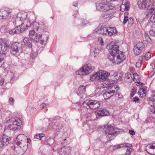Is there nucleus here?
<instances>
[{"instance_id": "1", "label": "nucleus", "mask_w": 155, "mask_h": 155, "mask_svg": "<svg viewBox=\"0 0 155 155\" xmlns=\"http://www.w3.org/2000/svg\"><path fill=\"white\" fill-rule=\"evenodd\" d=\"M9 45V41L6 39L0 38V67L3 65L4 62L5 52L8 48Z\"/></svg>"}, {"instance_id": "2", "label": "nucleus", "mask_w": 155, "mask_h": 155, "mask_svg": "<svg viewBox=\"0 0 155 155\" xmlns=\"http://www.w3.org/2000/svg\"><path fill=\"white\" fill-rule=\"evenodd\" d=\"M6 123L5 129L12 130H17L22 124V121L18 118L14 120L9 119L7 120Z\"/></svg>"}, {"instance_id": "3", "label": "nucleus", "mask_w": 155, "mask_h": 155, "mask_svg": "<svg viewBox=\"0 0 155 155\" xmlns=\"http://www.w3.org/2000/svg\"><path fill=\"white\" fill-rule=\"evenodd\" d=\"M115 54L110 52L108 54V58L115 64H119L122 62L125 59L123 52H120V54H118L116 58H115Z\"/></svg>"}, {"instance_id": "4", "label": "nucleus", "mask_w": 155, "mask_h": 155, "mask_svg": "<svg viewBox=\"0 0 155 155\" xmlns=\"http://www.w3.org/2000/svg\"><path fill=\"white\" fill-rule=\"evenodd\" d=\"M107 84L109 86L108 88H106L105 92L103 94L105 99H108L113 95L115 93L114 89H116V90L117 91L119 89V87L118 86H112L111 87L112 85L111 84H112V83H108Z\"/></svg>"}, {"instance_id": "5", "label": "nucleus", "mask_w": 155, "mask_h": 155, "mask_svg": "<svg viewBox=\"0 0 155 155\" xmlns=\"http://www.w3.org/2000/svg\"><path fill=\"white\" fill-rule=\"evenodd\" d=\"M100 104V102L96 100H86L83 102V105L87 108L95 110L99 108Z\"/></svg>"}, {"instance_id": "6", "label": "nucleus", "mask_w": 155, "mask_h": 155, "mask_svg": "<svg viewBox=\"0 0 155 155\" xmlns=\"http://www.w3.org/2000/svg\"><path fill=\"white\" fill-rule=\"evenodd\" d=\"M104 128H106L105 134L108 140L110 141L114 138V135L116 134V131L113 126L110 125L103 126Z\"/></svg>"}, {"instance_id": "7", "label": "nucleus", "mask_w": 155, "mask_h": 155, "mask_svg": "<svg viewBox=\"0 0 155 155\" xmlns=\"http://www.w3.org/2000/svg\"><path fill=\"white\" fill-rule=\"evenodd\" d=\"M94 68V67L91 65H85L78 71H77L76 74L81 75L87 74L91 73Z\"/></svg>"}, {"instance_id": "8", "label": "nucleus", "mask_w": 155, "mask_h": 155, "mask_svg": "<svg viewBox=\"0 0 155 155\" xmlns=\"http://www.w3.org/2000/svg\"><path fill=\"white\" fill-rule=\"evenodd\" d=\"M21 44L18 42L13 43L11 47V53L15 56L18 55L21 51Z\"/></svg>"}, {"instance_id": "9", "label": "nucleus", "mask_w": 155, "mask_h": 155, "mask_svg": "<svg viewBox=\"0 0 155 155\" xmlns=\"http://www.w3.org/2000/svg\"><path fill=\"white\" fill-rule=\"evenodd\" d=\"M48 37L47 36L45 39H42V35H38L36 34L35 37H32V39L35 42L40 43L43 46H41L43 48H44V46H45L46 44V42L47 41Z\"/></svg>"}, {"instance_id": "10", "label": "nucleus", "mask_w": 155, "mask_h": 155, "mask_svg": "<svg viewBox=\"0 0 155 155\" xmlns=\"http://www.w3.org/2000/svg\"><path fill=\"white\" fill-rule=\"evenodd\" d=\"M119 45L114 42L110 43L107 47V49L109 50L110 52H113L116 54H120V52H122L119 50Z\"/></svg>"}, {"instance_id": "11", "label": "nucleus", "mask_w": 155, "mask_h": 155, "mask_svg": "<svg viewBox=\"0 0 155 155\" xmlns=\"http://www.w3.org/2000/svg\"><path fill=\"white\" fill-rule=\"evenodd\" d=\"M95 31L97 33L105 35L107 36H111L112 34L111 32H109L108 28L105 27L103 26L97 28L95 30Z\"/></svg>"}, {"instance_id": "12", "label": "nucleus", "mask_w": 155, "mask_h": 155, "mask_svg": "<svg viewBox=\"0 0 155 155\" xmlns=\"http://www.w3.org/2000/svg\"><path fill=\"white\" fill-rule=\"evenodd\" d=\"M145 47V45L142 42L137 43L134 47V54L136 55H139L142 51H143Z\"/></svg>"}, {"instance_id": "13", "label": "nucleus", "mask_w": 155, "mask_h": 155, "mask_svg": "<svg viewBox=\"0 0 155 155\" xmlns=\"http://www.w3.org/2000/svg\"><path fill=\"white\" fill-rule=\"evenodd\" d=\"M96 9L98 11H101L102 12H106L110 8L108 5L104 3H100L96 4Z\"/></svg>"}, {"instance_id": "14", "label": "nucleus", "mask_w": 155, "mask_h": 155, "mask_svg": "<svg viewBox=\"0 0 155 155\" xmlns=\"http://www.w3.org/2000/svg\"><path fill=\"white\" fill-rule=\"evenodd\" d=\"M10 14V10L7 8H3L0 10V19H6L9 18Z\"/></svg>"}, {"instance_id": "15", "label": "nucleus", "mask_w": 155, "mask_h": 155, "mask_svg": "<svg viewBox=\"0 0 155 155\" xmlns=\"http://www.w3.org/2000/svg\"><path fill=\"white\" fill-rule=\"evenodd\" d=\"M110 75L109 73L100 70L99 72L98 80L102 82L106 81Z\"/></svg>"}, {"instance_id": "16", "label": "nucleus", "mask_w": 155, "mask_h": 155, "mask_svg": "<svg viewBox=\"0 0 155 155\" xmlns=\"http://www.w3.org/2000/svg\"><path fill=\"white\" fill-rule=\"evenodd\" d=\"M25 138L26 136L25 135L23 134L19 135L16 137L15 144L16 143L18 146L21 147L23 142L26 140Z\"/></svg>"}, {"instance_id": "17", "label": "nucleus", "mask_w": 155, "mask_h": 155, "mask_svg": "<svg viewBox=\"0 0 155 155\" xmlns=\"http://www.w3.org/2000/svg\"><path fill=\"white\" fill-rule=\"evenodd\" d=\"M71 149L69 147H64L59 149L58 153L59 155H68L70 153Z\"/></svg>"}, {"instance_id": "18", "label": "nucleus", "mask_w": 155, "mask_h": 155, "mask_svg": "<svg viewBox=\"0 0 155 155\" xmlns=\"http://www.w3.org/2000/svg\"><path fill=\"white\" fill-rule=\"evenodd\" d=\"M97 118L101 117L108 115L109 114V112L106 109H100L97 112H95Z\"/></svg>"}, {"instance_id": "19", "label": "nucleus", "mask_w": 155, "mask_h": 155, "mask_svg": "<svg viewBox=\"0 0 155 155\" xmlns=\"http://www.w3.org/2000/svg\"><path fill=\"white\" fill-rule=\"evenodd\" d=\"M86 87V86L81 85L78 88L77 94L81 98H82L86 97V95L85 94Z\"/></svg>"}, {"instance_id": "20", "label": "nucleus", "mask_w": 155, "mask_h": 155, "mask_svg": "<svg viewBox=\"0 0 155 155\" xmlns=\"http://www.w3.org/2000/svg\"><path fill=\"white\" fill-rule=\"evenodd\" d=\"M145 150L148 153L155 155V146L153 144H148L146 146Z\"/></svg>"}, {"instance_id": "21", "label": "nucleus", "mask_w": 155, "mask_h": 155, "mask_svg": "<svg viewBox=\"0 0 155 155\" xmlns=\"http://www.w3.org/2000/svg\"><path fill=\"white\" fill-rule=\"evenodd\" d=\"M130 8L129 3L126 0H123L122 3L120 7L121 11L124 12L125 10H128Z\"/></svg>"}, {"instance_id": "22", "label": "nucleus", "mask_w": 155, "mask_h": 155, "mask_svg": "<svg viewBox=\"0 0 155 155\" xmlns=\"http://www.w3.org/2000/svg\"><path fill=\"white\" fill-rule=\"evenodd\" d=\"M137 4L139 7L142 9H145L149 5L147 0H139Z\"/></svg>"}, {"instance_id": "23", "label": "nucleus", "mask_w": 155, "mask_h": 155, "mask_svg": "<svg viewBox=\"0 0 155 155\" xmlns=\"http://www.w3.org/2000/svg\"><path fill=\"white\" fill-rule=\"evenodd\" d=\"M23 28H21L19 25L15 28L9 31L10 34L13 35L15 34H20L23 32Z\"/></svg>"}, {"instance_id": "24", "label": "nucleus", "mask_w": 155, "mask_h": 155, "mask_svg": "<svg viewBox=\"0 0 155 155\" xmlns=\"http://www.w3.org/2000/svg\"><path fill=\"white\" fill-rule=\"evenodd\" d=\"M31 23L28 19L25 22H22L19 25L21 28H23V32L25 31L28 28V27L31 26Z\"/></svg>"}, {"instance_id": "25", "label": "nucleus", "mask_w": 155, "mask_h": 155, "mask_svg": "<svg viewBox=\"0 0 155 155\" xmlns=\"http://www.w3.org/2000/svg\"><path fill=\"white\" fill-rule=\"evenodd\" d=\"M106 88L102 86H97L96 87L95 93L96 94H103L105 92Z\"/></svg>"}, {"instance_id": "26", "label": "nucleus", "mask_w": 155, "mask_h": 155, "mask_svg": "<svg viewBox=\"0 0 155 155\" xmlns=\"http://www.w3.org/2000/svg\"><path fill=\"white\" fill-rule=\"evenodd\" d=\"M147 101L149 105L155 109L152 112L155 114V99L153 98V97H150L148 98Z\"/></svg>"}, {"instance_id": "27", "label": "nucleus", "mask_w": 155, "mask_h": 155, "mask_svg": "<svg viewBox=\"0 0 155 155\" xmlns=\"http://www.w3.org/2000/svg\"><path fill=\"white\" fill-rule=\"evenodd\" d=\"M10 138L5 135H3L2 137L1 142L3 145L8 144L9 143Z\"/></svg>"}, {"instance_id": "28", "label": "nucleus", "mask_w": 155, "mask_h": 155, "mask_svg": "<svg viewBox=\"0 0 155 155\" xmlns=\"http://www.w3.org/2000/svg\"><path fill=\"white\" fill-rule=\"evenodd\" d=\"M151 55V53L148 52H147L144 56H141L140 57L139 59L140 61H145L147 60L150 58Z\"/></svg>"}, {"instance_id": "29", "label": "nucleus", "mask_w": 155, "mask_h": 155, "mask_svg": "<svg viewBox=\"0 0 155 155\" xmlns=\"http://www.w3.org/2000/svg\"><path fill=\"white\" fill-rule=\"evenodd\" d=\"M125 81L127 83H130L132 81V78L130 73L127 72L125 74Z\"/></svg>"}, {"instance_id": "30", "label": "nucleus", "mask_w": 155, "mask_h": 155, "mask_svg": "<svg viewBox=\"0 0 155 155\" xmlns=\"http://www.w3.org/2000/svg\"><path fill=\"white\" fill-rule=\"evenodd\" d=\"M114 75L117 81H120L122 79L123 74L122 73H115Z\"/></svg>"}, {"instance_id": "31", "label": "nucleus", "mask_w": 155, "mask_h": 155, "mask_svg": "<svg viewBox=\"0 0 155 155\" xmlns=\"http://www.w3.org/2000/svg\"><path fill=\"white\" fill-rule=\"evenodd\" d=\"M133 81L135 83H139L140 81V78L137 73H134L133 74Z\"/></svg>"}, {"instance_id": "32", "label": "nucleus", "mask_w": 155, "mask_h": 155, "mask_svg": "<svg viewBox=\"0 0 155 155\" xmlns=\"http://www.w3.org/2000/svg\"><path fill=\"white\" fill-rule=\"evenodd\" d=\"M146 89L143 88H141L139 89L138 92L139 94L141 97H142L144 96V94L146 93Z\"/></svg>"}, {"instance_id": "33", "label": "nucleus", "mask_w": 155, "mask_h": 155, "mask_svg": "<svg viewBox=\"0 0 155 155\" xmlns=\"http://www.w3.org/2000/svg\"><path fill=\"white\" fill-rule=\"evenodd\" d=\"M99 72H96L94 74L91 75L90 76V79L92 81H94L97 79H98Z\"/></svg>"}, {"instance_id": "34", "label": "nucleus", "mask_w": 155, "mask_h": 155, "mask_svg": "<svg viewBox=\"0 0 155 155\" xmlns=\"http://www.w3.org/2000/svg\"><path fill=\"white\" fill-rule=\"evenodd\" d=\"M34 136L35 138L40 140L42 138L45 136V134L42 133H38L35 134Z\"/></svg>"}, {"instance_id": "35", "label": "nucleus", "mask_w": 155, "mask_h": 155, "mask_svg": "<svg viewBox=\"0 0 155 155\" xmlns=\"http://www.w3.org/2000/svg\"><path fill=\"white\" fill-rule=\"evenodd\" d=\"M155 10V2H154L151 6L150 9L148 12L147 15L149 16V15L152 14V13Z\"/></svg>"}, {"instance_id": "36", "label": "nucleus", "mask_w": 155, "mask_h": 155, "mask_svg": "<svg viewBox=\"0 0 155 155\" xmlns=\"http://www.w3.org/2000/svg\"><path fill=\"white\" fill-rule=\"evenodd\" d=\"M109 32L112 33V35H115L117 33V31L115 27H112L109 28Z\"/></svg>"}, {"instance_id": "37", "label": "nucleus", "mask_w": 155, "mask_h": 155, "mask_svg": "<svg viewBox=\"0 0 155 155\" xmlns=\"http://www.w3.org/2000/svg\"><path fill=\"white\" fill-rule=\"evenodd\" d=\"M38 53L37 52V50H35L34 49H32L31 53V56L33 58H35L37 55Z\"/></svg>"}, {"instance_id": "38", "label": "nucleus", "mask_w": 155, "mask_h": 155, "mask_svg": "<svg viewBox=\"0 0 155 155\" xmlns=\"http://www.w3.org/2000/svg\"><path fill=\"white\" fill-rule=\"evenodd\" d=\"M100 50L98 48H95L93 51V52L94 53V57L97 56L99 53Z\"/></svg>"}, {"instance_id": "39", "label": "nucleus", "mask_w": 155, "mask_h": 155, "mask_svg": "<svg viewBox=\"0 0 155 155\" xmlns=\"http://www.w3.org/2000/svg\"><path fill=\"white\" fill-rule=\"evenodd\" d=\"M144 36L146 41L149 42L151 41V38L146 33H145Z\"/></svg>"}, {"instance_id": "40", "label": "nucleus", "mask_w": 155, "mask_h": 155, "mask_svg": "<svg viewBox=\"0 0 155 155\" xmlns=\"http://www.w3.org/2000/svg\"><path fill=\"white\" fill-rule=\"evenodd\" d=\"M149 33L151 35L155 36V25L152 27V30L150 31Z\"/></svg>"}, {"instance_id": "41", "label": "nucleus", "mask_w": 155, "mask_h": 155, "mask_svg": "<svg viewBox=\"0 0 155 155\" xmlns=\"http://www.w3.org/2000/svg\"><path fill=\"white\" fill-rule=\"evenodd\" d=\"M127 12H125L124 15V18L123 21L124 24H126L128 21L129 18H128V17L127 15Z\"/></svg>"}, {"instance_id": "42", "label": "nucleus", "mask_w": 155, "mask_h": 155, "mask_svg": "<svg viewBox=\"0 0 155 155\" xmlns=\"http://www.w3.org/2000/svg\"><path fill=\"white\" fill-rule=\"evenodd\" d=\"M150 20L152 22H155V12L152 14L150 18Z\"/></svg>"}, {"instance_id": "43", "label": "nucleus", "mask_w": 155, "mask_h": 155, "mask_svg": "<svg viewBox=\"0 0 155 155\" xmlns=\"http://www.w3.org/2000/svg\"><path fill=\"white\" fill-rule=\"evenodd\" d=\"M36 34L35 33V32L34 31L32 30L30 31L29 32L30 37L31 39H32V37H35Z\"/></svg>"}, {"instance_id": "44", "label": "nucleus", "mask_w": 155, "mask_h": 155, "mask_svg": "<svg viewBox=\"0 0 155 155\" xmlns=\"http://www.w3.org/2000/svg\"><path fill=\"white\" fill-rule=\"evenodd\" d=\"M128 22L129 25H131L134 23L133 18L132 17H130L128 19Z\"/></svg>"}, {"instance_id": "45", "label": "nucleus", "mask_w": 155, "mask_h": 155, "mask_svg": "<svg viewBox=\"0 0 155 155\" xmlns=\"http://www.w3.org/2000/svg\"><path fill=\"white\" fill-rule=\"evenodd\" d=\"M132 146V145L131 144L128 143H125L124 144H122V147H127L128 148H130Z\"/></svg>"}, {"instance_id": "46", "label": "nucleus", "mask_w": 155, "mask_h": 155, "mask_svg": "<svg viewBox=\"0 0 155 155\" xmlns=\"http://www.w3.org/2000/svg\"><path fill=\"white\" fill-rule=\"evenodd\" d=\"M132 150V149L131 148H127V151L125 154L126 155H130V153Z\"/></svg>"}, {"instance_id": "47", "label": "nucleus", "mask_w": 155, "mask_h": 155, "mask_svg": "<svg viewBox=\"0 0 155 155\" xmlns=\"http://www.w3.org/2000/svg\"><path fill=\"white\" fill-rule=\"evenodd\" d=\"M0 30L2 33H4L6 32V27L5 26H2L0 28Z\"/></svg>"}, {"instance_id": "48", "label": "nucleus", "mask_w": 155, "mask_h": 155, "mask_svg": "<svg viewBox=\"0 0 155 155\" xmlns=\"http://www.w3.org/2000/svg\"><path fill=\"white\" fill-rule=\"evenodd\" d=\"M89 23V21H87L86 19H83L82 20V23L81 25H84L86 24H87Z\"/></svg>"}, {"instance_id": "49", "label": "nucleus", "mask_w": 155, "mask_h": 155, "mask_svg": "<svg viewBox=\"0 0 155 155\" xmlns=\"http://www.w3.org/2000/svg\"><path fill=\"white\" fill-rule=\"evenodd\" d=\"M8 102L11 105H13L14 102V101L13 98L12 97H10L9 98Z\"/></svg>"}, {"instance_id": "50", "label": "nucleus", "mask_w": 155, "mask_h": 155, "mask_svg": "<svg viewBox=\"0 0 155 155\" xmlns=\"http://www.w3.org/2000/svg\"><path fill=\"white\" fill-rule=\"evenodd\" d=\"M122 144H120V145L118 144L117 145H115L113 147V149H119V148H120L121 147H122Z\"/></svg>"}, {"instance_id": "51", "label": "nucleus", "mask_w": 155, "mask_h": 155, "mask_svg": "<svg viewBox=\"0 0 155 155\" xmlns=\"http://www.w3.org/2000/svg\"><path fill=\"white\" fill-rule=\"evenodd\" d=\"M133 101L135 103H138L139 102V99L137 97H135L133 98L132 99Z\"/></svg>"}, {"instance_id": "52", "label": "nucleus", "mask_w": 155, "mask_h": 155, "mask_svg": "<svg viewBox=\"0 0 155 155\" xmlns=\"http://www.w3.org/2000/svg\"><path fill=\"white\" fill-rule=\"evenodd\" d=\"M98 41L99 42L100 45H103L104 42L102 38L101 37H99L98 38Z\"/></svg>"}, {"instance_id": "53", "label": "nucleus", "mask_w": 155, "mask_h": 155, "mask_svg": "<svg viewBox=\"0 0 155 155\" xmlns=\"http://www.w3.org/2000/svg\"><path fill=\"white\" fill-rule=\"evenodd\" d=\"M30 40L29 39V38H25L23 39V42L25 45L26 44L28 43L29 41Z\"/></svg>"}, {"instance_id": "54", "label": "nucleus", "mask_w": 155, "mask_h": 155, "mask_svg": "<svg viewBox=\"0 0 155 155\" xmlns=\"http://www.w3.org/2000/svg\"><path fill=\"white\" fill-rule=\"evenodd\" d=\"M141 65V63L140 61H137L136 64V66L137 68H140Z\"/></svg>"}, {"instance_id": "55", "label": "nucleus", "mask_w": 155, "mask_h": 155, "mask_svg": "<svg viewBox=\"0 0 155 155\" xmlns=\"http://www.w3.org/2000/svg\"><path fill=\"white\" fill-rule=\"evenodd\" d=\"M25 45L29 48H31L32 46V45L30 42V41L27 44H26Z\"/></svg>"}, {"instance_id": "56", "label": "nucleus", "mask_w": 155, "mask_h": 155, "mask_svg": "<svg viewBox=\"0 0 155 155\" xmlns=\"http://www.w3.org/2000/svg\"><path fill=\"white\" fill-rule=\"evenodd\" d=\"M129 133L132 135H134L135 134V132L133 130H129Z\"/></svg>"}, {"instance_id": "57", "label": "nucleus", "mask_w": 155, "mask_h": 155, "mask_svg": "<svg viewBox=\"0 0 155 155\" xmlns=\"http://www.w3.org/2000/svg\"><path fill=\"white\" fill-rule=\"evenodd\" d=\"M134 90L133 89L132 90L131 93H130V97H132L134 96Z\"/></svg>"}, {"instance_id": "58", "label": "nucleus", "mask_w": 155, "mask_h": 155, "mask_svg": "<svg viewBox=\"0 0 155 155\" xmlns=\"http://www.w3.org/2000/svg\"><path fill=\"white\" fill-rule=\"evenodd\" d=\"M151 121V120L150 118H147L145 121V123H148L150 122Z\"/></svg>"}, {"instance_id": "59", "label": "nucleus", "mask_w": 155, "mask_h": 155, "mask_svg": "<svg viewBox=\"0 0 155 155\" xmlns=\"http://www.w3.org/2000/svg\"><path fill=\"white\" fill-rule=\"evenodd\" d=\"M46 105V104L45 103H43L41 104L40 106V107L41 108H43Z\"/></svg>"}, {"instance_id": "60", "label": "nucleus", "mask_w": 155, "mask_h": 155, "mask_svg": "<svg viewBox=\"0 0 155 155\" xmlns=\"http://www.w3.org/2000/svg\"><path fill=\"white\" fill-rule=\"evenodd\" d=\"M50 120L52 121L53 120L52 119H51V120ZM57 121V120L55 119V118L53 119V122H54L55 123L54 124L55 125H56V124H57V123H56Z\"/></svg>"}, {"instance_id": "61", "label": "nucleus", "mask_w": 155, "mask_h": 155, "mask_svg": "<svg viewBox=\"0 0 155 155\" xmlns=\"http://www.w3.org/2000/svg\"><path fill=\"white\" fill-rule=\"evenodd\" d=\"M4 83L3 81L2 78L0 77V86L2 85Z\"/></svg>"}, {"instance_id": "62", "label": "nucleus", "mask_w": 155, "mask_h": 155, "mask_svg": "<svg viewBox=\"0 0 155 155\" xmlns=\"http://www.w3.org/2000/svg\"><path fill=\"white\" fill-rule=\"evenodd\" d=\"M73 5L74 6H75V7L77 6L78 5V2H74L73 3Z\"/></svg>"}, {"instance_id": "63", "label": "nucleus", "mask_w": 155, "mask_h": 155, "mask_svg": "<svg viewBox=\"0 0 155 155\" xmlns=\"http://www.w3.org/2000/svg\"><path fill=\"white\" fill-rule=\"evenodd\" d=\"M18 18L21 21H23L24 20V19H25V18H24L23 17H19V18Z\"/></svg>"}, {"instance_id": "64", "label": "nucleus", "mask_w": 155, "mask_h": 155, "mask_svg": "<svg viewBox=\"0 0 155 155\" xmlns=\"http://www.w3.org/2000/svg\"><path fill=\"white\" fill-rule=\"evenodd\" d=\"M118 96L119 98H122V95L121 94H118Z\"/></svg>"}]
</instances>
